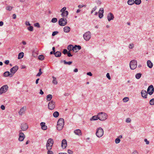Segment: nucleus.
I'll return each instance as SVG.
<instances>
[{
	"mask_svg": "<svg viewBox=\"0 0 154 154\" xmlns=\"http://www.w3.org/2000/svg\"><path fill=\"white\" fill-rule=\"evenodd\" d=\"M107 17L109 22L111 20H113L114 18L113 14L110 12L108 14Z\"/></svg>",
	"mask_w": 154,
	"mask_h": 154,
	"instance_id": "nucleus-11",
	"label": "nucleus"
},
{
	"mask_svg": "<svg viewBox=\"0 0 154 154\" xmlns=\"http://www.w3.org/2000/svg\"><path fill=\"white\" fill-rule=\"evenodd\" d=\"M67 20L66 18H61L59 21V24L60 26H64L67 24Z\"/></svg>",
	"mask_w": 154,
	"mask_h": 154,
	"instance_id": "nucleus-7",
	"label": "nucleus"
},
{
	"mask_svg": "<svg viewBox=\"0 0 154 154\" xmlns=\"http://www.w3.org/2000/svg\"><path fill=\"white\" fill-rule=\"evenodd\" d=\"M86 7V5H79V6H78V7L79 8H81L83 7H85V8Z\"/></svg>",
	"mask_w": 154,
	"mask_h": 154,
	"instance_id": "nucleus-54",
	"label": "nucleus"
},
{
	"mask_svg": "<svg viewBox=\"0 0 154 154\" xmlns=\"http://www.w3.org/2000/svg\"><path fill=\"white\" fill-rule=\"evenodd\" d=\"M83 37L84 39L87 40V34L86 33L84 34Z\"/></svg>",
	"mask_w": 154,
	"mask_h": 154,
	"instance_id": "nucleus-57",
	"label": "nucleus"
},
{
	"mask_svg": "<svg viewBox=\"0 0 154 154\" xmlns=\"http://www.w3.org/2000/svg\"><path fill=\"white\" fill-rule=\"evenodd\" d=\"M35 26L38 27H40V25L38 23H36L35 24Z\"/></svg>",
	"mask_w": 154,
	"mask_h": 154,
	"instance_id": "nucleus-60",
	"label": "nucleus"
},
{
	"mask_svg": "<svg viewBox=\"0 0 154 154\" xmlns=\"http://www.w3.org/2000/svg\"><path fill=\"white\" fill-rule=\"evenodd\" d=\"M57 21V19L56 18H53L51 20V22L53 23H55Z\"/></svg>",
	"mask_w": 154,
	"mask_h": 154,
	"instance_id": "nucleus-42",
	"label": "nucleus"
},
{
	"mask_svg": "<svg viewBox=\"0 0 154 154\" xmlns=\"http://www.w3.org/2000/svg\"><path fill=\"white\" fill-rule=\"evenodd\" d=\"M130 68L132 69H135L137 66V62L135 60H133L130 63Z\"/></svg>",
	"mask_w": 154,
	"mask_h": 154,
	"instance_id": "nucleus-5",
	"label": "nucleus"
},
{
	"mask_svg": "<svg viewBox=\"0 0 154 154\" xmlns=\"http://www.w3.org/2000/svg\"><path fill=\"white\" fill-rule=\"evenodd\" d=\"M28 128V125L26 123H23L21 126V128L23 131H26Z\"/></svg>",
	"mask_w": 154,
	"mask_h": 154,
	"instance_id": "nucleus-12",
	"label": "nucleus"
},
{
	"mask_svg": "<svg viewBox=\"0 0 154 154\" xmlns=\"http://www.w3.org/2000/svg\"><path fill=\"white\" fill-rule=\"evenodd\" d=\"M53 143L54 141L52 139L49 138L46 144V148L48 150L51 149Z\"/></svg>",
	"mask_w": 154,
	"mask_h": 154,
	"instance_id": "nucleus-3",
	"label": "nucleus"
},
{
	"mask_svg": "<svg viewBox=\"0 0 154 154\" xmlns=\"http://www.w3.org/2000/svg\"><path fill=\"white\" fill-rule=\"evenodd\" d=\"M103 134V130L101 128L99 127L97 128L96 134L97 137L99 138L102 137Z\"/></svg>",
	"mask_w": 154,
	"mask_h": 154,
	"instance_id": "nucleus-2",
	"label": "nucleus"
},
{
	"mask_svg": "<svg viewBox=\"0 0 154 154\" xmlns=\"http://www.w3.org/2000/svg\"><path fill=\"white\" fill-rule=\"evenodd\" d=\"M63 29L64 32L67 33L68 32L70 31V28L68 26H66Z\"/></svg>",
	"mask_w": 154,
	"mask_h": 154,
	"instance_id": "nucleus-22",
	"label": "nucleus"
},
{
	"mask_svg": "<svg viewBox=\"0 0 154 154\" xmlns=\"http://www.w3.org/2000/svg\"><path fill=\"white\" fill-rule=\"evenodd\" d=\"M68 52V51L66 49H64L63 51V53L64 54H67Z\"/></svg>",
	"mask_w": 154,
	"mask_h": 154,
	"instance_id": "nucleus-47",
	"label": "nucleus"
},
{
	"mask_svg": "<svg viewBox=\"0 0 154 154\" xmlns=\"http://www.w3.org/2000/svg\"><path fill=\"white\" fill-rule=\"evenodd\" d=\"M144 141L146 142V144L148 145L149 144V141L146 139H145Z\"/></svg>",
	"mask_w": 154,
	"mask_h": 154,
	"instance_id": "nucleus-53",
	"label": "nucleus"
},
{
	"mask_svg": "<svg viewBox=\"0 0 154 154\" xmlns=\"http://www.w3.org/2000/svg\"><path fill=\"white\" fill-rule=\"evenodd\" d=\"M134 47V45L133 44H129V47L130 49L133 48Z\"/></svg>",
	"mask_w": 154,
	"mask_h": 154,
	"instance_id": "nucleus-48",
	"label": "nucleus"
},
{
	"mask_svg": "<svg viewBox=\"0 0 154 154\" xmlns=\"http://www.w3.org/2000/svg\"><path fill=\"white\" fill-rule=\"evenodd\" d=\"M131 154H139V153L137 150H134L131 152Z\"/></svg>",
	"mask_w": 154,
	"mask_h": 154,
	"instance_id": "nucleus-52",
	"label": "nucleus"
},
{
	"mask_svg": "<svg viewBox=\"0 0 154 154\" xmlns=\"http://www.w3.org/2000/svg\"><path fill=\"white\" fill-rule=\"evenodd\" d=\"M120 141V139L117 138L115 139V142L116 143H118Z\"/></svg>",
	"mask_w": 154,
	"mask_h": 154,
	"instance_id": "nucleus-45",
	"label": "nucleus"
},
{
	"mask_svg": "<svg viewBox=\"0 0 154 154\" xmlns=\"http://www.w3.org/2000/svg\"><path fill=\"white\" fill-rule=\"evenodd\" d=\"M142 74L140 73L137 74L135 75V77L137 79H139L141 77Z\"/></svg>",
	"mask_w": 154,
	"mask_h": 154,
	"instance_id": "nucleus-36",
	"label": "nucleus"
},
{
	"mask_svg": "<svg viewBox=\"0 0 154 154\" xmlns=\"http://www.w3.org/2000/svg\"><path fill=\"white\" fill-rule=\"evenodd\" d=\"M25 138L24 134L22 132H20L19 134V140L20 141H23Z\"/></svg>",
	"mask_w": 154,
	"mask_h": 154,
	"instance_id": "nucleus-14",
	"label": "nucleus"
},
{
	"mask_svg": "<svg viewBox=\"0 0 154 154\" xmlns=\"http://www.w3.org/2000/svg\"><path fill=\"white\" fill-rule=\"evenodd\" d=\"M26 106H24L21 108L19 112V115H21L26 110Z\"/></svg>",
	"mask_w": 154,
	"mask_h": 154,
	"instance_id": "nucleus-18",
	"label": "nucleus"
},
{
	"mask_svg": "<svg viewBox=\"0 0 154 154\" xmlns=\"http://www.w3.org/2000/svg\"><path fill=\"white\" fill-rule=\"evenodd\" d=\"M38 58L40 60H42L44 59V57L43 55H40L39 56Z\"/></svg>",
	"mask_w": 154,
	"mask_h": 154,
	"instance_id": "nucleus-40",
	"label": "nucleus"
},
{
	"mask_svg": "<svg viewBox=\"0 0 154 154\" xmlns=\"http://www.w3.org/2000/svg\"><path fill=\"white\" fill-rule=\"evenodd\" d=\"M67 145L66 140L64 139H63L62 142L61 146L63 149H65Z\"/></svg>",
	"mask_w": 154,
	"mask_h": 154,
	"instance_id": "nucleus-15",
	"label": "nucleus"
},
{
	"mask_svg": "<svg viewBox=\"0 0 154 154\" xmlns=\"http://www.w3.org/2000/svg\"><path fill=\"white\" fill-rule=\"evenodd\" d=\"M4 77H8L9 76H10V74L9 71H6L3 74Z\"/></svg>",
	"mask_w": 154,
	"mask_h": 154,
	"instance_id": "nucleus-31",
	"label": "nucleus"
},
{
	"mask_svg": "<svg viewBox=\"0 0 154 154\" xmlns=\"http://www.w3.org/2000/svg\"><path fill=\"white\" fill-rule=\"evenodd\" d=\"M5 63L6 64L8 65L9 63V61L8 60H6L5 61Z\"/></svg>",
	"mask_w": 154,
	"mask_h": 154,
	"instance_id": "nucleus-62",
	"label": "nucleus"
},
{
	"mask_svg": "<svg viewBox=\"0 0 154 154\" xmlns=\"http://www.w3.org/2000/svg\"><path fill=\"white\" fill-rule=\"evenodd\" d=\"M149 103L151 105H154V98L150 100Z\"/></svg>",
	"mask_w": 154,
	"mask_h": 154,
	"instance_id": "nucleus-41",
	"label": "nucleus"
},
{
	"mask_svg": "<svg viewBox=\"0 0 154 154\" xmlns=\"http://www.w3.org/2000/svg\"><path fill=\"white\" fill-rule=\"evenodd\" d=\"M68 153L69 154H72L73 152L70 149H68Z\"/></svg>",
	"mask_w": 154,
	"mask_h": 154,
	"instance_id": "nucleus-58",
	"label": "nucleus"
},
{
	"mask_svg": "<svg viewBox=\"0 0 154 154\" xmlns=\"http://www.w3.org/2000/svg\"><path fill=\"white\" fill-rule=\"evenodd\" d=\"M99 119V116L98 114L97 115L94 116H93L90 119V120H96Z\"/></svg>",
	"mask_w": 154,
	"mask_h": 154,
	"instance_id": "nucleus-23",
	"label": "nucleus"
},
{
	"mask_svg": "<svg viewBox=\"0 0 154 154\" xmlns=\"http://www.w3.org/2000/svg\"><path fill=\"white\" fill-rule=\"evenodd\" d=\"M66 8L65 7H64L63 8L60 10V11L61 12H65L66 11Z\"/></svg>",
	"mask_w": 154,
	"mask_h": 154,
	"instance_id": "nucleus-49",
	"label": "nucleus"
},
{
	"mask_svg": "<svg viewBox=\"0 0 154 154\" xmlns=\"http://www.w3.org/2000/svg\"><path fill=\"white\" fill-rule=\"evenodd\" d=\"M74 47L72 45H69L67 47V49L70 51L72 50L73 51Z\"/></svg>",
	"mask_w": 154,
	"mask_h": 154,
	"instance_id": "nucleus-29",
	"label": "nucleus"
},
{
	"mask_svg": "<svg viewBox=\"0 0 154 154\" xmlns=\"http://www.w3.org/2000/svg\"><path fill=\"white\" fill-rule=\"evenodd\" d=\"M87 75L90 76H92V74L91 72H87Z\"/></svg>",
	"mask_w": 154,
	"mask_h": 154,
	"instance_id": "nucleus-63",
	"label": "nucleus"
},
{
	"mask_svg": "<svg viewBox=\"0 0 154 154\" xmlns=\"http://www.w3.org/2000/svg\"><path fill=\"white\" fill-rule=\"evenodd\" d=\"M40 125L42 126V128L43 130H46L47 129V126L45 125V123L42 122L40 123Z\"/></svg>",
	"mask_w": 154,
	"mask_h": 154,
	"instance_id": "nucleus-19",
	"label": "nucleus"
},
{
	"mask_svg": "<svg viewBox=\"0 0 154 154\" xmlns=\"http://www.w3.org/2000/svg\"><path fill=\"white\" fill-rule=\"evenodd\" d=\"M67 56L69 57H72V55L71 53L69 51L68 53H67Z\"/></svg>",
	"mask_w": 154,
	"mask_h": 154,
	"instance_id": "nucleus-51",
	"label": "nucleus"
},
{
	"mask_svg": "<svg viewBox=\"0 0 154 154\" xmlns=\"http://www.w3.org/2000/svg\"><path fill=\"white\" fill-rule=\"evenodd\" d=\"M131 121V120L130 118H128L126 119V122L128 123L130 122Z\"/></svg>",
	"mask_w": 154,
	"mask_h": 154,
	"instance_id": "nucleus-55",
	"label": "nucleus"
},
{
	"mask_svg": "<svg viewBox=\"0 0 154 154\" xmlns=\"http://www.w3.org/2000/svg\"><path fill=\"white\" fill-rule=\"evenodd\" d=\"M99 119L101 121H104L107 118V114L104 112H101L98 113Z\"/></svg>",
	"mask_w": 154,
	"mask_h": 154,
	"instance_id": "nucleus-4",
	"label": "nucleus"
},
{
	"mask_svg": "<svg viewBox=\"0 0 154 154\" xmlns=\"http://www.w3.org/2000/svg\"><path fill=\"white\" fill-rule=\"evenodd\" d=\"M103 8H100L98 12L99 17L100 18H101L103 17Z\"/></svg>",
	"mask_w": 154,
	"mask_h": 154,
	"instance_id": "nucleus-13",
	"label": "nucleus"
},
{
	"mask_svg": "<svg viewBox=\"0 0 154 154\" xmlns=\"http://www.w3.org/2000/svg\"><path fill=\"white\" fill-rule=\"evenodd\" d=\"M38 55V51L37 50H34L32 52V55L34 57L37 56Z\"/></svg>",
	"mask_w": 154,
	"mask_h": 154,
	"instance_id": "nucleus-25",
	"label": "nucleus"
},
{
	"mask_svg": "<svg viewBox=\"0 0 154 154\" xmlns=\"http://www.w3.org/2000/svg\"><path fill=\"white\" fill-rule=\"evenodd\" d=\"M147 93H147L145 90H143L141 91L142 96L145 98H147Z\"/></svg>",
	"mask_w": 154,
	"mask_h": 154,
	"instance_id": "nucleus-17",
	"label": "nucleus"
},
{
	"mask_svg": "<svg viewBox=\"0 0 154 154\" xmlns=\"http://www.w3.org/2000/svg\"><path fill=\"white\" fill-rule=\"evenodd\" d=\"M68 14V12L67 11H66L65 12H62L61 15L62 17H67Z\"/></svg>",
	"mask_w": 154,
	"mask_h": 154,
	"instance_id": "nucleus-28",
	"label": "nucleus"
},
{
	"mask_svg": "<svg viewBox=\"0 0 154 154\" xmlns=\"http://www.w3.org/2000/svg\"><path fill=\"white\" fill-rule=\"evenodd\" d=\"M55 102L53 100L49 102L48 104V108L50 110L53 109L55 107Z\"/></svg>",
	"mask_w": 154,
	"mask_h": 154,
	"instance_id": "nucleus-8",
	"label": "nucleus"
},
{
	"mask_svg": "<svg viewBox=\"0 0 154 154\" xmlns=\"http://www.w3.org/2000/svg\"><path fill=\"white\" fill-rule=\"evenodd\" d=\"M154 91V88L152 85L149 86L148 88L147 91L148 93L150 95H152Z\"/></svg>",
	"mask_w": 154,
	"mask_h": 154,
	"instance_id": "nucleus-10",
	"label": "nucleus"
},
{
	"mask_svg": "<svg viewBox=\"0 0 154 154\" xmlns=\"http://www.w3.org/2000/svg\"><path fill=\"white\" fill-rule=\"evenodd\" d=\"M59 115V113L57 111L55 112L53 114V116L55 118L57 117Z\"/></svg>",
	"mask_w": 154,
	"mask_h": 154,
	"instance_id": "nucleus-34",
	"label": "nucleus"
},
{
	"mask_svg": "<svg viewBox=\"0 0 154 154\" xmlns=\"http://www.w3.org/2000/svg\"><path fill=\"white\" fill-rule=\"evenodd\" d=\"M141 0H135L134 1V3L137 5H140L141 3Z\"/></svg>",
	"mask_w": 154,
	"mask_h": 154,
	"instance_id": "nucleus-37",
	"label": "nucleus"
},
{
	"mask_svg": "<svg viewBox=\"0 0 154 154\" xmlns=\"http://www.w3.org/2000/svg\"><path fill=\"white\" fill-rule=\"evenodd\" d=\"M106 76L108 79H111L109 74L108 73H107L106 75Z\"/></svg>",
	"mask_w": 154,
	"mask_h": 154,
	"instance_id": "nucleus-56",
	"label": "nucleus"
},
{
	"mask_svg": "<svg viewBox=\"0 0 154 154\" xmlns=\"http://www.w3.org/2000/svg\"><path fill=\"white\" fill-rule=\"evenodd\" d=\"M74 133L76 135L80 136L82 134L81 132L80 129H77L74 131Z\"/></svg>",
	"mask_w": 154,
	"mask_h": 154,
	"instance_id": "nucleus-20",
	"label": "nucleus"
},
{
	"mask_svg": "<svg viewBox=\"0 0 154 154\" xmlns=\"http://www.w3.org/2000/svg\"><path fill=\"white\" fill-rule=\"evenodd\" d=\"M24 53L23 52H20L19 54L18 59H19L22 58L23 56Z\"/></svg>",
	"mask_w": 154,
	"mask_h": 154,
	"instance_id": "nucleus-30",
	"label": "nucleus"
},
{
	"mask_svg": "<svg viewBox=\"0 0 154 154\" xmlns=\"http://www.w3.org/2000/svg\"><path fill=\"white\" fill-rule=\"evenodd\" d=\"M8 87L7 85L3 86L0 89V94L5 92L8 90Z\"/></svg>",
	"mask_w": 154,
	"mask_h": 154,
	"instance_id": "nucleus-9",
	"label": "nucleus"
},
{
	"mask_svg": "<svg viewBox=\"0 0 154 154\" xmlns=\"http://www.w3.org/2000/svg\"><path fill=\"white\" fill-rule=\"evenodd\" d=\"M97 9V7L96 6H95V7H94L93 8L92 11H91V14L93 13V12L96 10Z\"/></svg>",
	"mask_w": 154,
	"mask_h": 154,
	"instance_id": "nucleus-46",
	"label": "nucleus"
},
{
	"mask_svg": "<svg viewBox=\"0 0 154 154\" xmlns=\"http://www.w3.org/2000/svg\"><path fill=\"white\" fill-rule=\"evenodd\" d=\"M1 108L2 109V110H5V106L3 105H1Z\"/></svg>",
	"mask_w": 154,
	"mask_h": 154,
	"instance_id": "nucleus-61",
	"label": "nucleus"
},
{
	"mask_svg": "<svg viewBox=\"0 0 154 154\" xmlns=\"http://www.w3.org/2000/svg\"><path fill=\"white\" fill-rule=\"evenodd\" d=\"M91 33L90 32H87V41L89 40L91 37Z\"/></svg>",
	"mask_w": 154,
	"mask_h": 154,
	"instance_id": "nucleus-33",
	"label": "nucleus"
},
{
	"mask_svg": "<svg viewBox=\"0 0 154 154\" xmlns=\"http://www.w3.org/2000/svg\"><path fill=\"white\" fill-rule=\"evenodd\" d=\"M52 96L51 94H48L47 96V100L48 101H50L52 98Z\"/></svg>",
	"mask_w": 154,
	"mask_h": 154,
	"instance_id": "nucleus-32",
	"label": "nucleus"
},
{
	"mask_svg": "<svg viewBox=\"0 0 154 154\" xmlns=\"http://www.w3.org/2000/svg\"><path fill=\"white\" fill-rule=\"evenodd\" d=\"M12 8V7L11 6H9L6 7V9L7 10L11 11Z\"/></svg>",
	"mask_w": 154,
	"mask_h": 154,
	"instance_id": "nucleus-44",
	"label": "nucleus"
},
{
	"mask_svg": "<svg viewBox=\"0 0 154 154\" xmlns=\"http://www.w3.org/2000/svg\"><path fill=\"white\" fill-rule=\"evenodd\" d=\"M33 27L32 26H30L29 27H28L27 29H28L30 31H33Z\"/></svg>",
	"mask_w": 154,
	"mask_h": 154,
	"instance_id": "nucleus-43",
	"label": "nucleus"
},
{
	"mask_svg": "<svg viewBox=\"0 0 154 154\" xmlns=\"http://www.w3.org/2000/svg\"><path fill=\"white\" fill-rule=\"evenodd\" d=\"M62 62V60L61 61V62ZM63 62L64 64L65 65L68 64L69 65H70L72 63V61L66 62L65 60H63Z\"/></svg>",
	"mask_w": 154,
	"mask_h": 154,
	"instance_id": "nucleus-26",
	"label": "nucleus"
},
{
	"mask_svg": "<svg viewBox=\"0 0 154 154\" xmlns=\"http://www.w3.org/2000/svg\"><path fill=\"white\" fill-rule=\"evenodd\" d=\"M127 3L129 5H132L134 3V0H128Z\"/></svg>",
	"mask_w": 154,
	"mask_h": 154,
	"instance_id": "nucleus-27",
	"label": "nucleus"
},
{
	"mask_svg": "<svg viewBox=\"0 0 154 154\" xmlns=\"http://www.w3.org/2000/svg\"><path fill=\"white\" fill-rule=\"evenodd\" d=\"M81 47L80 45H75L73 48V51L76 53L79 50L81 49Z\"/></svg>",
	"mask_w": 154,
	"mask_h": 154,
	"instance_id": "nucleus-16",
	"label": "nucleus"
},
{
	"mask_svg": "<svg viewBox=\"0 0 154 154\" xmlns=\"http://www.w3.org/2000/svg\"><path fill=\"white\" fill-rule=\"evenodd\" d=\"M50 150H48V154H53V152L52 151H50Z\"/></svg>",
	"mask_w": 154,
	"mask_h": 154,
	"instance_id": "nucleus-59",
	"label": "nucleus"
},
{
	"mask_svg": "<svg viewBox=\"0 0 154 154\" xmlns=\"http://www.w3.org/2000/svg\"><path fill=\"white\" fill-rule=\"evenodd\" d=\"M53 80L52 83L54 85H57V81L56 80V79L55 77H53Z\"/></svg>",
	"mask_w": 154,
	"mask_h": 154,
	"instance_id": "nucleus-35",
	"label": "nucleus"
},
{
	"mask_svg": "<svg viewBox=\"0 0 154 154\" xmlns=\"http://www.w3.org/2000/svg\"><path fill=\"white\" fill-rule=\"evenodd\" d=\"M18 69V67L17 66H15L11 68L10 70V77H12L13 76L14 73L17 71Z\"/></svg>",
	"mask_w": 154,
	"mask_h": 154,
	"instance_id": "nucleus-6",
	"label": "nucleus"
},
{
	"mask_svg": "<svg viewBox=\"0 0 154 154\" xmlns=\"http://www.w3.org/2000/svg\"><path fill=\"white\" fill-rule=\"evenodd\" d=\"M58 33V32L57 31H54L53 32L52 34V35L53 36H54L55 35L57 34Z\"/></svg>",
	"mask_w": 154,
	"mask_h": 154,
	"instance_id": "nucleus-50",
	"label": "nucleus"
},
{
	"mask_svg": "<svg viewBox=\"0 0 154 154\" xmlns=\"http://www.w3.org/2000/svg\"><path fill=\"white\" fill-rule=\"evenodd\" d=\"M64 124V119L63 118L60 119L57 122V128L58 130H61L63 128Z\"/></svg>",
	"mask_w": 154,
	"mask_h": 154,
	"instance_id": "nucleus-1",
	"label": "nucleus"
},
{
	"mask_svg": "<svg viewBox=\"0 0 154 154\" xmlns=\"http://www.w3.org/2000/svg\"><path fill=\"white\" fill-rule=\"evenodd\" d=\"M16 18V15L15 14H14L13 15V19H15Z\"/></svg>",
	"mask_w": 154,
	"mask_h": 154,
	"instance_id": "nucleus-64",
	"label": "nucleus"
},
{
	"mask_svg": "<svg viewBox=\"0 0 154 154\" xmlns=\"http://www.w3.org/2000/svg\"><path fill=\"white\" fill-rule=\"evenodd\" d=\"M147 66L149 68H151L153 66L152 63L150 60H148L147 62Z\"/></svg>",
	"mask_w": 154,
	"mask_h": 154,
	"instance_id": "nucleus-21",
	"label": "nucleus"
},
{
	"mask_svg": "<svg viewBox=\"0 0 154 154\" xmlns=\"http://www.w3.org/2000/svg\"><path fill=\"white\" fill-rule=\"evenodd\" d=\"M39 72L36 75V76H39L42 74V69L41 68L39 69Z\"/></svg>",
	"mask_w": 154,
	"mask_h": 154,
	"instance_id": "nucleus-38",
	"label": "nucleus"
},
{
	"mask_svg": "<svg viewBox=\"0 0 154 154\" xmlns=\"http://www.w3.org/2000/svg\"><path fill=\"white\" fill-rule=\"evenodd\" d=\"M129 100L128 97H125L123 99V101L125 103L128 102Z\"/></svg>",
	"mask_w": 154,
	"mask_h": 154,
	"instance_id": "nucleus-39",
	"label": "nucleus"
},
{
	"mask_svg": "<svg viewBox=\"0 0 154 154\" xmlns=\"http://www.w3.org/2000/svg\"><path fill=\"white\" fill-rule=\"evenodd\" d=\"M54 54L55 56L57 57H60L61 55V52L59 51H57L56 52H55Z\"/></svg>",
	"mask_w": 154,
	"mask_h": 154,
	"instance_id": "nucleus-24",
	"label": "nucleus"
}]
</instances>
